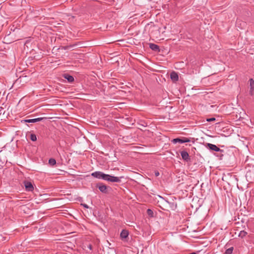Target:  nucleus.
Returning <instances> with one entry per match:
<instances>
[{
  "mask_svg": "<svg viewBox=\"0 0 254 254\" xmlns=\"http://www.w3.org/2000/svg\"><path fill=\"white\" fill-rule=\"evenodd\" d=\"M171 79L174 81H177L179 80V76L178 74L175 72L173 71L170 74Z\"/></svg>",
  "mask_w": 254,
  "mask_h": 254,
  "instance_id": "nucleus-9",
  "label": "nucleus"
},
{
  "mask_svg": "<svg viewBox=\"0 0 254 254\" xmlns=\"http://www.w3.org/2000/svg\"><path fill=\"white\" fill-rule=\"evenodd\" d=\"M181 155L182 158L186 161H189L190 159L188 153L186 151H182L181 152Z\"/></svg>",
  "mask_w": 254,
  "mask_h": 254,
  "instance_id": "nucleus-8",
  "label": "nucleus"
},
{
  "mask_svg": "<svg viewBox=\"0 0 254 254\" xmlns=\"http://www.w3.org/2000/svg\"><path fill=\"white\" fill-rule=\"evenodd\" d=\"M49 163L52 165L54 166L56 164V161L55 159L51 158L49 160Z\"/></svg>",
  "mask_w": 254,
  "mask_h": 254,
  "instance_id": "nucleus-16",
  "label": "nucleus"
},
{
  "mask_svg": "<svg viewBox=\"0 0 254 254\" xmlns=\"http://www.w3.org/2000/svg\"><path fill=\"white\" fill-rule=\"evenodd\" d=\"M160 250L163 254H174L175 251L173 247L168 243L162 242L159 245Z\"/></svg>",
  "mask_w": 254,
  "mask_h": 254,
  "instance_id": "nucleus-1",
  "label": "nucleus"
},
{
  "mask_svg": "<svg viewBox=\"0 0 254 254\" xmlns=\"http://www.w3.org/2000/svg\"><path fill=\"white\" fill-rule=\"evenodd\" d=\"M129 235L128 231L127 230L124 229L122 231L120 234V237L122 240H125L128 238Z\"/></svg>",
  "mask_w": 254,
  "mask_h": 254,
  "instance_id": "nucleus-6",
  "label": "nucleus"
},
{
  "mask_svg": "<svg viewBox=\"0 0 254 254\" xmlns=\"http://www.w3.org/2000/svg\"><path fill=\"white\" fill-rule=\"evenodd\" d=\"M206 147L208 148L210 150L216 151V152H222L223 150L220 149L219 147H218L216 145L208 143L206 144Z\"/></svg>",
  "mask_w": 254,
  "mask_h": 254,
  "instance_id": "nucleus-3",
  "label": "nucleus"
},
{
  "mask_svg": "<svg viewBox=\"0 0 254 254\" xmlns=\"http://www.w3.org/2000/svg\"><path fill=\"white\" fill-rule=\"evenodd\" d=\"M64 78H65L67 80V81L71 83L74 80V78L71 75H70L68 74H65L64 75Z\"/></svg>",
  "mask_w": 254,
  "mask_h": 254,
  "instance_id": "nucleus-13",
  "label": "nucleus"
},
{
  "mask_svg": "<svg viewBox=\"0 0 254 254\" xmlns=\"http://www.w3.org/2000/svg\"><path fill=\"white\" fill-rule=\"evenodd\" d=\"M98 189L102 192L106 193L107 192V187L104 185L102 184H99Z\"/></svg>",
  "mask_w": 254,
  "mask_h": 254,
  "instance_id": "nucleus-12",
  "label": "nucleus"
},
{
  "mask_svg": "<svg viewBox=\"0 0 254 254\" xmlns=\"http://www.w3.org/2000/svg\"><path fill=\"white\" fill-rule=\"evenodd\" d=\"M249 82L250 85V94L251 95L253 96L254 94V80L253 79L251 78L249 80Z\"/></svg>",
  "mask_w": 254,
  "mask_h": 254,
  "instance_id": "nucleus-7",
  "label": "nucleus"
},
{
  "mask_svg": "<svg viewBox=\"0 0 254 254\" xmlns=\"http://www.w3.org/2000/svg\"><path fill=\"white\" fill-rule=\"evenodd\" d=\"M147 214L148 215L151 216H153V212L151 209H147Z\"/></svg>",
  "mask_w": 254,
  "mask_h": 254,
  "instance_id": "nucleus-20",
  "label": "nucleus"
},
{
  "mask_svg": "<svg viewBox=\"0 0 254 254\" xmlns=\"http://www.w3.org/2000/svg\"><path fill=\"white\" fill-rule=\"evenodd\" d=\"M247 233L246 231H241L240 232L239 236L241 237L242 238H243V237H244L247 235Z\"/></svg>",
  "mask_w": 254,
  "mask_h": 254,
  "instance_id": "nucleus-19",
  "label": "nucleus"
},
{
  "mask_svg": "<svg viewBox=\"0 0 254 254\" xmlns=\"http://www.w3.org/2000/svg\"><path fill=\"white\" fill-rule=\"evenodd\" d=\"M30 139L33 141H36L37 140L36 135L33 133L31 134H30Z\"/></svg>",
  "mask_w": 254,
  "mask_h": 254,
  "instance_id": "nucleus-18",
  "label": "nucleus"
},
{
  "mask_svg": "<svg viewBox=\"0 0 254 254\" xmlns=\"http://www.w3.org/2000/svg\"><path fill=\"white\" fill-rule=\"evenodd\" d=\"M103 180L111 182V175L105 174Z\"/></svg>",
  "mask_w": 254,
  "mask_h": 254,
  "instance_id": "nucleus-15",
  "label": "nucleus"
},
{
  "mask_svg": "<svg viewBox=\"0 0 254 254\" xmlns=\"http://www.w3.org/2000/svg\"><path fill=\"white\" fill-rule=\"evenodd\" d=\"M216 120L215 118H208L206 119V121L207 122H212V121H215Z\"/></svg>",
  "mask_w": 254,
  "mask_h": 254,
  "instance_id": "nucleus-21",
  "label": "nucleus"
},
{
  "mask_svg": "<svg viewBox=\"0 0 254 254\" xmlns=\"http://www.w3.org/2000/svg\"><path fill=\"white\" fill-rule=\"evenodd\" d=\"M67 48H68V47H64V49L66 50V49H67Z\"/></svg>",
  "mask_w": 254,
  "mask_h": 254,
  "instance_id": "nucleus-25",
  "label": "nucleus"
},
{
  "mask_svg": "<svg viewBox=\"0 0 254 254\" xmlns=\"http://www.w3.org/2000/svg\"><path fill=\"white\" fill-rule=\"evenodd\" d=\"M190 141V140L186 137H182V138H174L172 140V142L174 144L177 143L178 142L180 143H184L186 142H189Z\"/></svg>",
  "mask_w": 254,
  "mask_h": 254,
  "instance_id": "nucleus-2",
  "label": "nucleus"
},
{
  "mask_svg": "<svg viewBox=\"0 0 254 254\" xmlns=\"http://www.w3.org/2000/svg\"><path fill=\"white\" fill-rule=\"evenodd\" d=\"M83 206L84 207H85V208H88V205H87V204H83Z\"/></svg>",
  "mask_w": 254,
  "mask_h": 254,
  "instance_id": "nucleus-23",
  "label": "nucleus"
},
{
  "mask_svg": "<svg viewBox=\"0 0 254 254\" xmlns=\"http://www.w3.org/2000/svg\"><path fill=\"white\" fill-rule=\"evenodd\" d=\"M89 247V248L90 250H91V249H92V246H91V245H90L89 246V247Z\"/></svg>",
  "mask_w": 254,
  "mask_h": 254,
  "instance_id": "nucleus-24",
  "label": "nucleus"
},
{
  "mask_svg": "<svg viewBox=\"0 0 254 254\" xmlns=\"http://www.w3.org/2000/svg\"><path fill=\"white\" fill-rule=\"evenodd\" d=\"M24 185L27 191H32L34 189L32 184L28 181H24Z\"/></svg>",
  "mask_w": 254,
  "mask_h": 254,
  "instance_id": "nucleus-5",
  "label": "nucleus"
},
{
  "mask_svg": "<svg viewBox=\"0 0 254 254\" xmlns=\"http://www.w3.org/2000/svg\"><path fill=\"white\" fill-rule=\"evenodd\" d=\"M149 48L153 51L155 52H159L160 51L159 47L155 44L150 43Z\"/></svg>",
  "mask_w": 254,
  "mask_h": 254,
  "instance_id": "nucleus-10",
  "label": "nucleus"
},
{
  "mask_svg": "<svg viewBox=\"0 0 254 254\" xmlns=\"http://www.w3.org/2000/svg\"><path fill=\"white\" fill-rule=\"evenodd\" d=\"M233 251V247H231L229 249H228L226 252L225 254H232Z\"/></svg>",
  "mask_w": 254,
  "mask_h": 254,
  "instance_id": "nucleus-17",
  "label": "nucleus"
},
{
  "mask_svg": "<svg viewBox=\"0 0 254 254\" xmlns=\"http://www.w3.org/2000/svg\"><path fill=\"white\" fill-rule=\"evenodd\" d=\"M105 174L100 171H96L91 174V176L98 179H103Z\"/></svg>",
  "mask_w": 254,
  "mask_h": 254,
  "instance_id": "nucleus-4",
  "label": "nucleus"
},
{
  "mask_svg": "<svg viewBox=\"0 0 254 254\" xmlns=\"http://www.w3.org/2000/svg\"><path fill=\"white\" fill-rule=\"evenodd\" d=\"M44 119V118H38L32 119L25 120L24 121L26 123H36L37 122L41 121Z\"/></svg>",
  "mask_w": 254,
  "mask_h": 254,
  "instance_id": "nucleus-11",
  "label": "nucleus"
},
{
  "mask_svg": "<svg viewBox=\"0 0 254 254\" xmlns=\"http://www.w3.org/2000/svg\"><path fill=\"white\" fill-rule=\"evenodd\" d=\"M159 172L158 171H155V175L156 177H158L159 175Z\"/></svg>",
  "mask_w": 254,
  "mask_h": 254,
  "instance_id": "nucleus-22",
  "label": "nucleus"
},
{
  "mask_svg": "<svg viewBox=\"0 0 254 254\" xmlns=\"http://www.w3.org/2000/svg\"><path fill=\"white\" fill-rule=\"evenodd\" d=\"M111 182L119 183L121 182L120 178L117 177L111 176Z\"/></svg>",
  "mask_w": 254,
  "mask_h": 254,
  "instance_id": "nucleus-14",
  "label": "nucleus"
}]
</instances>
